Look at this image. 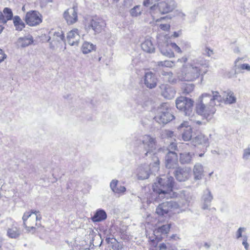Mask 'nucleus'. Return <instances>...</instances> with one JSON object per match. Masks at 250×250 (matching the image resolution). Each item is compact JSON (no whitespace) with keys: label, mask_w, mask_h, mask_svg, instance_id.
Segmentation results:
<instances>
[{"label":"nucleus","mask_w":250,"mask_h":250,"mask_svg":"<svg viewBox=\"0 0 250 250\" xmlns=\"http://www.w3.org/2000/svg\"><path fill=\"white\" fill-rule=\"evenodd\" d=\"M42 215L39 210L31 209L25 211L22 217V226L27 233H34L41 226Z\"/></svg>","instance_id":"obj_1"},{"label":"nucleus","mask_w":250,"mask_h":250,"mask_svg":"<svg viewBox=\"0 0 250 250\" xmlns=\"http://www.w3.org/2000/svg\"><path fill=\"white\" fill-rule=\"evenodd\" d=\"M216 96H214L210 99V104L206 105L203 103V99L205 97H211L209 94L204 93L199 97L198 102L195 106V111L197 114L203 116L206 119L211 118L216 112V108L213 105L216 99Z\"/></svg>","instance_id":"obj_2"},{"label":"nucleus","mask_w":250,"mask_h":250,"mask_svg":"<svg viewBox=\"0 0 250 250\" xmlns=\"http://www.w3.org/2000/svg\"><path fill=\"white\" fill-rule=\"evenodd\" d=\"M174 181L173 178L166 177L162 178L158 177L157 181L152 186L153 191L160 195L170 194L173 191Z\"/></svg>","instance_id":"obj_3"},{"label":"nucleus","mask_w":250,"mask_h":250,"mask_svg":"<svg viewBox=\"0 0 250 250\" xmlns=\"http://www.w3.org/2000/svg\"><path fill=\"white\" fill-rule=\"evenodd\" d=\"M171 228V224H166L160 226L153 230V235L149 237L148 243L150 247L156 248L158 243L162 241L164 236H167Z\"/></svg>","instance_id":"obj_4"},{"label":"nucleus","mask_w":250,"mask_h":250,"mask_svg":"<svg viewBox=\"0 0 250 250\" xmlns=\"http://www.w3.org/2000/svg\"><path fill=\"white\" fill-rule=\"evenodd\" d=\"M182 72L183 78L186 81H194L203 75L200 66H194L192 64L184 65Z\"/></svg>","instance_id":"obj_5"},{"label":"nucleus","mask_w":250,"mask_h":250,"mask_svg":"<svg viewBox=\"0 0 250 250\" xmlns=\"http://www.w3.org/2000/svg\"><path fill=\"white\" fill-rule=\"evenodd\" d=\"M194 103L192 99L184 96L178 97L175 101L176 108L184 112L186 115H189L192 113Z\"/></svg>","instance_id":"obj_6"},{"label":"nucleus","mask_w":250,"mask_h":250,"mask_svg":"<svg viewBox=\"0 0 250 250\" xmlns=\"http://www.w3.org/2000/svg\"><path fill=\"white\" fill-rule=\"evenodd\" d=\"M84 25L85 29L93 30L96 33L101 32L105 25L104 21L97 16L85 18L84 21Z\"/></svg>","instance_id":"obj_7"},{"label":"nucleus","mask_w":250,"mask_h":250,"mask_svg":"<svg viewBox=\"0 0 250 250\" xmlns=\"http://www.w3.org/2000/svg\"><path fill=\"white\" fill-rule=\"evenodd\" d=\"M155 118L159 123L166 124L174 119V116L172 113L171 108L166 103H164L160 107L159 113Z\"/></svg>","instance_id":"obj_8"},{"label":"nucleus","mask_w":250,"mask_h":250,"mask_svg":"<svg viewBox=\"0 0 250 250\" xmlns=\"http://www.w3.org/2000/svg\"><path fill=\"white\" fill-rule=\"evenodd\" d=\"M178 208L175 202H165L159 204L156 208V213L159 216H170Z\"/></svg>","instance_id":"obj_9"},{"label":"nucleus","mask_w":250,"mask_h":250,"mask_svg":"<svg viewBox=\"0 0 250 250\" xmlns=\"http://www.w3.org/2000/svg\"><path fill=\"white\" fill-rule=\"evenodd\" d=\"M24 21L30 26H36L42 21V16L39 12L31 10L26 13Z\"/></svg>","instance_id":"obj_10"},{"label":"nucleus","mask_w":250,"mask_h":250,"mask_svg":"<svg viewBox=\"0 0 250 250\" xmlns=\"http://www.w3.org/2000/svg\"><path fill=\"white\" fill-rule=\"evenodd\" d=\"M178 129L181 132L182 139L184 141L191 140L192 137V128L188 121H184L178 127Z\"/></svg>","instance_id":"obj_11"},{"label":"nucleus","mask_w":250,"mask_h":250,"mask_svg":"<svg viewBox=\"0 0 250 250\" xmlns=\"http://www.w3.org/2000/svg\"><path fill=\"white\" fill-rule=\"evenodd\" d=\"M173 50H174L178 53L182 52L180 48L175 43H167L162 46L161 48L162 53L169 58L174 57V53Z\"/></svg>","instance_id":"obj_12"},{"label":"nucleus","mask_w":250,"mask_h":250,"mask_svg":"<svg viewBox=\"0 0 250 250\" xmlns=\"http://www.w3.org/2000/svg\"><path fill=\"white\" fill-rule=\"evenodd\" d=\"M177 154L172 151H169L166 156L165 166L167 168H173L178 165Z\"/></svg>","instance_id":"obj_13"},{"label":"nucleus","mask_w":250,"mask_h":250,"mask_svg":"<svg viewBox=\"0 0 250 250\" xmlns=\"http://www.w3.org/2000/svg\"><path fill=\"white\" fill-rule=\"evenodd\" d=\"M63 17L68 24H73L78 21L77 10L75 7L68 9L64 14Z\"/></svg>","instance_id":"obj_14"},{"label":"nucleus","mask_w":250,"mask_h":250,"mask_svg":"<svg viewBox=\"0 0 250 250\" xmlns=\"http://www.w3.org/2000/svg\"><path fill=\"white\" fill-rule=\"evenodd\" d=\"M158 80L155 74L151 72H148L145 74L144 77V83L146 86L152 89L156 86Z\"/></svg>","instance_id":"obj_15"},{"label":"nucleus","mask_w":250,"mask_h":250,"mask_svg":"<svg viewBox=\"0 0 250 250\" xmlns=\"http://www.w3.org/2000/svg\"><path fill=\"white\" fill-rule=\"evenodd\" d=\"M80 38L78 30L73 29L67 33V41L70 45L77 44Z\"/></svg>","instance_id":"obj_16"},{"label":"nucleus","mask_w":250,"mask_h":250,"mask_svg":"<svg viewBox=\"0 0 250 250\" xmlns=\"http://www.w3.org/2000/svg\"><path fill=\"white\" fill-rule=\"evenodd\" d=\"M21 234V230L16 222H14L7 230V235L10 238H17Z\"/></svg>","instance_id":"obj_17"},{"label":"nucleus","mask_w":250,"mask_h":250,"mask_svg":"<svg viewBox=\"0 0 250 250\" xmlns=\"http://www.w3.org/2000/svg\"><path fill=\"white\" fill-rule=\"evenodd\" d=\"M13 14L12 10L8 7H5L3 10V13L0 11V22L5 24L7 21L13 19Z\"/></svg>","instance_id":"obj_18"},{"label":"nucleus","mask_w":250,"mask_h":250,"mask_svg":"<svg viewBox=\"0 0 250 250\" xmlns=\"http://www.w3.org/2000/svg\"><path fill=\"white\" fill-rule=\"evenodd\" d=\"M208 138L201 132H200L193 139V143L195 146L207 145L208 144Z\"/></svg>","instance_id":"obj_19"},{"label":"nucleus","mask_w":250,"mask_h":250,"mask_svg":"<svg viewBox=\"0 0 250 250\" xmlns=\"http://www.w3.org/2000/svg\"><path fill=\"white\" fill-rule=\"evenodd\" d=\"M149 13L154 21H158L162 19V18H159L162 14H161V11L157 4H154L150 7Z\"/></svg>","instance_id":"obj_20"},{"label":"nucleus","mask_w":250,"mask_h":250,"mask_svg":"<svg viewBox=\"0 0 250 250\" xmlns=\"http://www.w3.org/2000/svg\"><path fill=\"white\" fill-rule=\"evenodd\" d=\"M33 42V38L30 36L29 37H24L19 38L17 41L18 46L24 47L32 44Z\"/></svg>","instance_id":"obj_21"},{"label":"nucleus","mask_w":250,"mask_h":250,"mask_svg":"<svg viewBox=\"0 0 250 250\" xmlns=\"http://www.w3.org/2000/svg\"><path fill=\"white\" fill-rule=\"evenodd\" d=\"M13 21L14 25L15 27L16 30L18 31H21L25 27L24 22L22 21L19 16H15L13 18Z\"/></svg>","instance_id":"obj_22"},{"label":"nucleus","mask_w":250,"mask_h":250,"mask_svg":"<svg viewBox=\"0 0 250 250\" xmlns=\"http://www.w3.org/2000/svg\"><path fill=\"white\" fill-rule=\"evenodd\" d=\"M142 49L146 52L152 53L154 51L155 48L152 42L149 40H146L141 45Z\"/></svg>","instance_id":"obj_23"},{"label":"nucleus","mask_w":250,"mask_h":250,"mask_svg":"<svg viewBox=\"0 0 250 250\" xmlns=\"http://www.w3.org/2000/svg\"><path fill=\"white\" fill-rule=\"evenodd\" d=\"M161 88L162 89V95L165 98L171 99L173 96L174 92L169 86L163 85Z\"/></svg>","instance_id":"obj_24"},{"label":"nucleus","mask_w":250,"mask_h":250,"mask_svg":"<svg viewBox=\"0 0 250 250\" xmlns=\"http://www.w3.org/2000/svg\"><path fill=\"white\" fill-rule=\"evenodd\" d=\"M175 176L179 181H184L187 178L188 173L183 169L178 167L175 170Z\"/></svg>","instance_id":"obj_25"},{"label":"nucleus","mask_w":250,"mask_h":250,"mask_svg":"<svg viewBox=\"0 0 250 250\" xmlns=\"http://www.w3.org/2000/svg\"><path fill=\"white\" fill-rule=\"evenodd\" d=\"M106 214L103 210H99L96 211L94 216L92 217L93 222H100L105 219Z\"/></svg>","instance_id":"obj_26"},{"label":"nucleus","mask_w":250,"mask_h":250,"mask_svg":"<svg viewBox=\"0 0 250 250\" xmlns=\"http://www.w3.org/2000/svg\"><path fill=\"white\" fill-rule=\"evenodd\" d=\"M143 144L147 146L148 147L152 146L156 144L155 139L151 137L150 135H145L143 137Z\"/></svg>","instance_id":"obj_27"},{"label":"nucleus","mask_w":250,"mask_h":250,"mask_svg":"<svg viewBox=\"0 0 250 250\" xmlns=\"http://www.w3.org/2000/svg\"><path fill=\"white\" fill-rule=\"evenodd\" d=\"M118 181L117 180H113L110 183V187L112 190L115 193L124 192L125 191V188L124 187H120V188H118Z\"/></svg>","instance_id":"obj_28"},{"label":"nucleus","mask_w":250,"mask_h":250,"mask_svg":"<svg viewBox=\"0 0 250 250\" xmlns=\"http://www.w3.org/2000/svg\"><path fill=\"white\" fill-rule=\"evenodd\" d=\"M95 49V46L88 42H84L82 46V51L83 54H88Z\"/></svg>","instance_id":"obj_29"},{"label":"nucleus","mask_w":250,"mask_h":250,"mask_svg":"<svg viewBox=\"0 0 250 250\" xmlns=\"http://www.w3.org/2000/svg\"><path fill=\"white\" fill-rule=\"evenodd\" d=\"M161 11V14L164 15L171 11L170 6L166 2L163 1L157 4Z\"/></svg>","instance_id":"obj_30"},{"label":"nucleus","mask_w":250,"mask_h":250,"mask_svg":"<svg viewBox=\"0 0 250 250\" xmlns=\"http://www.w3.org/2000/svg\"><path fill=\"white\" fill-rule=\"evenodd\" d=\"M225 101L227 104H232L236 102V98L231 91L224 92Z\"/></svg>","instance_id":"obj_31"},{"label":"nucleus","mask_w":250,"mask_h":250,"mask_svg":"<svg viewBox=\"0 0 250 250\" xmlns=\"http://www.w3.org/2000/svg\"><path fill=\"white\" fill-rule=\"evenodd\" d=\"M194 174L196 179H200L203 175V169L201 166H195L193 169Z\"/></svg>","instance_id":"obj_32"},{"label":"nucleus","mask_w":250,"mask_h":250,"mask_svg":"<svg viewBox=\"0 0 250 250\" xmlns=\"http://www.w3.org/2000/svg\"><path fill=\"white\" fill-rule=\"evenodd\" d=\"M175 65L174 62L171 61H160L157 62V66L160 67L171 68Z\"/></svg>","instance_id":"obj_33"},{"label":"nucleus","mask_w":250,"mask_h":250,"mask_svg":"<svg viewBox=\"0 0 250 250\" xmlns=\"http://www.w3.org/2000/svg\"><path fill=\"white\" fill-rule=\"evenodd\" d=\"M191 157L189 153L181 154L180 160L181 163H188L190 162Z\"/></svg>","instance_id":"obj_34"},{"label":"nucleus","mask_w":250,"mask_h":250,"mask_svg":"<svg viewBox=\"0 0 250 250\" xmlns=\"http://www.w3.org/2000/svg\"><path fill=\"white\" fill-rule=\"evenodd\" d=\"M194 88L193 84H186L183 85L182 87L183 92L184 94H188L191 93Z\"/></svg>","instance_id":"obj_35"},{"label":"nucleus","mask_w":250,"mask_h":250,"mask_svg":"<svg viewBox=\"0 0 250 250\" xmlns=\"http://www.w3.org/2000/svg\"><path fill=\"white\" fill-rule=\"evenodd\" d=\"M142 8L140 6H135L130 10V14L132 17H137L141 15Z\"/></svg>","instance_id":"obj_36"},{"label":"nucleus","mask_w":250,"mask_h":250,"mask_svg":"<svg viewBox=\"0 0 250 250\" xmlns=\"http://www.w3.org/2000/svg\"><path fill=\"white\" fill-rule=\"evenodd\" d=\"M149 176L148 173L145 171L144 169H140L138 173V177L139 179L144 180L148 178Z\"/></svg>","instance_id":"obj_37"},{"label":"nucleus","mask_w":250,"mask_h":250,"mask_svg":"<svg viewBox=\"0 0 250 250\" xmlns=\"http://www.w3.org/2000/svg\"><path fill=\"white\" fill-rule=\"evenodd\" d=\"M180 239V237L179 235L177 234H172L171 236H170L167 239V240L169 241H178Z\"/></svg>","instance_id":"obj_38"},{"label":"nucleus","mask_w":250,"mask_h":250,"mask_svg":"<svg viewBox=\"0 0 250 250\" xmlns=\"http://www.w3.org/2000/svg\"><path fill=\"white\" fill-rule=\"evenodd\" d=\"M168 149L169 151H175L177 150V146L176 143H171L168 146Z\"/></svg>","instance_id":"obj_39"},{"label":"nucleus","mask_w":250,"mask_h":250,"mask_svg":"<svg viewBox=\"0 0 250 250\" xmlns=\"http://www.w3.org/2000/svg\"><path fill=\"white\" fill-rule=\"evenodd\" d=\"M250 155V148H246L244 150L243 157L247 158Z\"/></svg>","instance_id":"obj_40"},{"label":"nucleus","mask_w":250,"mask_h":250,"mask_svg":"<svg viewBox=\"0 0 250 250\" xmlns=\"http://www.w3.org/2000/svg\"><path fill=\"white\" fill-rule=\"evenodd\" d=\"M160 27L163 30H169L170 29V25L167 24H162Z\"/></svg>","instance_id":"obj_41"},{"label":"nucleus","mask_w":250,"mask_h":250,"mask_svg":"<svg viewBox=\"0 0 250 250\" xmlns=\"http://www.w3.org/2000/svg\"><path fill=\"white\" fill-rule=\"evenodd\" d=\"M244 230V228H240L237 231L236 234L237 238H239L242 236V232Z\"/></svg>","instance_id":"obj_42"},{"label":"nucleus","mask_w":250,"mask_h":250,"mask_svg":"<svg viewBox=\"0 0 250 250\" xmlns=\"http://www.w3.org/2000/svg\"><path fill=\"white\" fill-rule=\"evenodd\" d=\"M240 68L242 70L246 69L250 71V66L247 63H244L241 65Z\"/></svg>","instance_id":"obj_43"},{"label":"nucleus","mask_w":250,"mask_h":250,"mask_svg":"<svg viewBox=\"0 0 250 250\" xmlns=\"http://www.w3.org/2000/svg\"><path fill=\"white\" fill-rule=\"evenodd\" d=\"M0 55H1V57H0V62L6 58V55L3 53V51L1 49H0Z\"/></svg>","instance_id":"obj_44"},{"label":"nucleus","mask_w":250,"mask_h":250,"mask_svg":"<svg viewBox=\"0 0 250 250\" xmlns=\"http://www.w3.org/2000/svg\"><path fill=\"white\" fill-rule=\"evenodd\" d=\"M242 244L244 245L245 248L247 250H248L249 245L248 243L247 242V237H245V238H244L243 242H242Z\"/></svg>","instance_id":"obj_45"},{"label":"nucleus","mask_w":250,"mask_h":250,"mask_svg":"<svg viewBox=\"0 0 250 250\" xmlns=\"http://www.w3.org/2000/svg\"><path fill=\"white\" fill-rule=\"evenodd\" d=\"M187 61L188 58L186 57H182L181 59L178 60V61L184 63H186L187 62Z\"/></svg>","instance_id":"obj_46"},{"label":"nucleus","mask_w":250,"mask_h":250,"mask_svg":"<svg viewBox=\"0 0 250 250\" xmlns=\"http://www.w3.org/2000/svg\"><path fill=\"white\" fill-rule=\"evenodd\" d=\"M151 3L150 2V0H144L143 4L145 6H147L150 5Z\"/></svg>","instance_id":"obj_47"},{"label":"nucleus","mask_w":250,"mask_h":250,"mask_svg":"<svg viewBox=\"0 0 250 250\" xmlns=\"http://www.w3.org/2000/svg\"><path fill=\"white\" fill-rule=\"evenodd\" d=\"M172 36H173L174 38H176V37H178L179 36V34H178L177 32H174V33H173V35H172Z\"/></svg>","instance_id":"obj_48"},{"label":"nucleus","mask_w":250,"mask_h":250,"mask_svg":"<svg viewBox=\"0 0 250 250\" xmlns=\"http://www.w3.org/2000/svg\"><path fill=\"white\" fill-rule=\"evenodd\" d=\"M4 29V27L1 25H0V34L2 32Z\"/></svg>","instance_id":"obj_49"},{"label":"nucleus","mask_w":250,"mask_h":250,"mask_svg":"<svg viewBox=\"0 0 250 250\" xmlns=\"http://www.w3.org/2000/svg\"><path fill=\"white\" fill-rule=\"evenodd\" d=\"M167 75L169 76V77H171L172 76V73L171 72H169V73H167Z\"/></svg>","instance_id":"obj_50"},{"label":"nucleus","mask_w":250,"mask_h":250,"mask_svg":"<svg viewBox=\"0 0 250 250\" xmlns=\"http://www.w3.org/2000/svg\"><path fill=\"white\" fill-rule=\"evenodd\" d=\"M205 246L207 247V248H209V245H208L207 243H205Z\"/></svg>","instance_id":"obj_51"},{"label":"nucleus","mask_w":250,"mask_h":250,"mask_svg":"<svg viewBox=\"0 0 250 250\" xmlns=\"http://www.w3.org/2000/svg\"><path fill=\"white\" fill-rule=\"evenodd\" d=\"M22 10L23 11H25V6H23L22 7Z\"/></svg>","instance_id":"obj_52"},{"label":"nucleus","mask_w":250,"mask_h":250,"mask_svg":"<svg viewBox=\"0 0 250 250\" xmlns=\"http://www.w3.org/2000/svg\"><path fill=\"white\" fill-rule=\"evenodd\" d=\"M197 123L198 124H199V125H201V122H200V121H198V122H197Z\"/></svg>","instance_id":"obj_53"},{"label":"nucleus","mask_w":250,"mask_h":250,"mask_svg":"<svg viewBox=\"0 0 250 250\" xmlns=\"http://www.w3.org/2000/svg\"><path fill=\"white\" fill-rule=\"evenodd\" d=\"M240 59H237V60H236V61H238Z\"/></svg>","instance_id":"obj_54"}]
</instances>
